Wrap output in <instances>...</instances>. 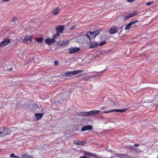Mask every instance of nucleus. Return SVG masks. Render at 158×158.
<instances>
[{"instance_id": "obj_1", "label": "nucleus", "mask_w": 158, "mask_h": 158, "mask_svg": "<svg viewBox=\"0 0 158 158\" xmlns=\"http://www.w3.org/2000/svg\"><path fill=\"white\" fill-rule=\"evenodd\" d=\"M100 112V110H92L88 112L79 111L77 112V115L82 116H88L94 115Z\"/></svg>"}, {"instance_id": "obj_2", "label": "nucleus", "mask_w": 158, "mask_h": 158, "mask_svg": "<svg viewBox=\"0 0 158 158\" xmlns=\"http://www.w3.org/2000/svg\"><path fill=\"white\" fill-rule=\"evenodd\" d=\"M100 31L98 30H96L95 31H88L87 32L85 36L89 39V40L91 42V40L95 39L96 36L99 34Z\"/></svg>"}, {"instance_id": "obj_3", "label": "nucleus", "mask_w": 158, "mask_h": 158, "mask_svg": "<svg viewBox=\"0 0 158 158\" xmlns=\"http://www.w3.org/2000/svg\"><path fill=\"white\" fill-rule=\"evenodd\" d=\"M83 71V70H75L71 72H66L65 74V76L67 77H72L77 74L80 73Z\"/></svg>"}, {"instance_id": "obj_4", "label": "nucleus", "mask_w": 158, "mask_h": 158, "mask_svg": "<svg viewBox=\"0 0 158 158\" xmlns=\"http://www.w3.org/2000/svg\"><path fill=\"white\" fill-rule=\"evenodd\" d=\"M127 110V109H114V110H110L109 111H104L103 112V113H110L112 112H124L126 111Z\"/></svg>"}, {"instance_id": "obj_5", "label": "nucleus", "mask_w": 158, "mask_h": 158, "mask_svg": "<svg viewBox=\"0 0 158 158\" xmlns=\"http://www.w3.org/2000/svg\"><path fill=\"white\" fill-rule=\"evenodd\" d=\"M32 41V37L27 36L24 38L23 40V43L25 44H30Z\"/></svg>"}, {"instance_id": "obj_6", "label": "nucleus", "mask_w": 158, "mask_h": 158, "mask_svg": "<svg viewBox=\"0 0 158 158\" xmlns=\"http://www.w3.org/2000/svg\"><path fill=\"white\" fill-rule=\"evenodd\" d=\"M10 40L8 39H6L0 43V46L4 47L6 46L10 43Z\"/></svg>"}, {"instance_id": "obj_7", "label": "nucleus", "mask_w": 158, "mask_h": 158, "mask_svg": "<svg viewBox=\"0 0 158 158\" xmlns=\"http://www.w3.org/2000/svg\"><path fill=\"white\" fill-rule=\"evenodd\" d=\"M115 155L116 156L120 158H132V157L130 156H129L126 154H118L115 153Z\"/></svg>"}, {"instance_id": "obj_8", "label": "nucleus", "mask_w": 158, "mask_h": 158, "mask_svg": "<svg viewBox=\"0 0 158 158\" xmlns=\"http://www.w3.org/2000/svg\"><path fill=\"white\" fill-rule=\"evenodd\" d=\"M118 31L117 27L114 26L109 30L108 31L110 34H113L116 33Z\"/></svg>"}, {"instance_id": "obj_9", "label": "nucleus", "mask_w": 158, "mask_h": 158, "mask_svg": "<svg viewBox=\"0 0 158 158\" xmlns=\"http://www.w3.org/2000/svg\"><path fill=\"white\" fill-rule=\"evenodd\" d=\"M80 48L77 47L71 48L69 49V52L70 54H73L80 51Z\"/></svg>"}, {"instance_id": "obj_10", "label": "nucleus", "mask_w": 158, "mask_h": 158, "mask_svg": "<svg viewBox=\"0 0 158 158\" xmlns=\"http://www.w3.org/2000/svg\"><path fill=\"white\" fill-rule=\"evenodd\" d=\"M139 22V21L136 20L131 22L130 23H129L127 25H126L125 28V30H127L131 28V26L134 24L135 23L137 22Z\"/></svg>"}, {"instance_id": "obj_11", "label": "nucleus", "mask_w": 158, "mask_h": 158, "mask_svg": "<svg viewBox=\"0 0 158 158\" xmlns=\"http://www.w3.org/2000/svg\"><path fill=\"white\" fill-rule=\"evenodd\" d=\"M107 38V37L106 35H102L101 37V39L102 40H104V41L102 42H101L100 43H99V46H101L102 45L105 44L106 43V42L105 41V40H106Z\"/></svg>"}, {"instance_id": "obj_12", "label": "nucleus", "mask_w": 158, "mask_h": 158, "mask_svg": "<svg viewBox=\"0 0 158 158\" xmlns=\"http://www.w3.org/2000/svg\"><path fill=\"white\" fill-rule=\"evenodd\" d=\"M139 13L137 11H135L134 12L132 13L129 15L124 16V18L126 19H128L130 18L135 16Z\"/></svg>"}, {"instance_id": "obj_13", "label": "nucleus", "mask_w": 158, "mask_h": 158, "mask_svg": "<svg viewBox=\"0 0 158 158\" xmlns=\"http://www.w3.org/2000/svg\"><path fill=\"white\" fill-rule=\"evenodd\" d=\"M93 129L92 126L91 125H87L83 126L81 129V131H82L88 130H91Z\"/></svg>"}, {"instance_id": "obj_14", "label": "nucleus", "mask_w": 158, "mask_h": 158, "mask_svg": "<svg viewBox=\"0 0 158 158\" xmlns=\"http://www.w3.org/2000/svg\"><path fill=\"white\" fill-rule=\"evenodd\" d=\"M64 29V27L63 26L60 25L57 26L56 28V30L57 32L59 33H62L63 32Z\"/></svg>"}, {"instance_id": "obj_15", "label": "nucleus", "mask_w": 158, "mask_h": 158, "mask_svg": "<svg viewBox=\"0 0 158 158\" xmlns=\"http://www.w3.org/2000/svg\"><path fill=\"white\" fill-rule=\"evenodd\" d=\"M55 41V40H54L52 38V39L48 38L45 40V42L49 45H50L52 44Z\"/></svg>"}, {"instance_id": "obj_16", "label": "nucleus", "mask_w": 158, "mask_h": 158, "mask_svg": "<svg viewBox=\"0 0 158 158\" xmlns=\"http://www.w3.org/2000/svg\"><path fill=\"white\" fill-rule=\"evenodd\" d=\"M86 141H83L80 140H77L74 142V143L76 144H77L79 146H83L86 144Z\"/></svg>"}, {"instance_id": "obj_17", "label": "nucleus", "mask_w": 158, "mask_h": 158, "mask_svg": "<svg viewBox=\"0 0 158 158\" xmlns=\"http://www.w3.org/2000/svg\"><path fill=\"white\" fill-rule=\"evenodd\" d=\"M44 114L42 113H36L35 114V116L36 117V120H38L41 119L43 116Z\"/></svg>"}, {"instance_id": "obj_18", "label": "nucleus", "mask_w": 158, "mask_h": 158, "mask_svg": "<svg viewBox=\"0 0 158 158\" xmlns=\"http://www.w3.org/2000/svg\"><path fill=\"white\" fill-rule=\"evenodd\" d=\"M98 44L96 42H93L91 43L89 48H96L98 47Z\"/></svg>"}, {"instance_id": "obj_19", "label": "nucleus", "mask_w": 158, "mask_h": 158, "mask_svg": "<svg viewBox=\"0 0 158 158\" xmlns=\"http://www.w3.org/2000/svg\"><path fill=\"white\" fill-rule=\"evenodd\" d=\"M69 41L68 40H64L61 43V45L63 46H66L69 43Z\"/></svg>"}, {"instance_id": "obj_20", "label": "nucleus", "mask_w": 158, "mask_h": 158, "mask_svg": "<svg viewBox=\"0 0 158 158\" xmlns=\"http://www.w3.org/2000/svg\"><path fill=\"white\" fill-rule=\"evenodd\" d=\"M22 158H34L32 156L25 154L21 156Z\"/></svg>"}, {"instance_id": "obj_21", "label": "nucleus", "mask_w": 158, "mask_h": 158, "mask_svg": "<svg viewBox=\"0 0 158 158\" xmlns=\"http://www.w3.org/2000/svg\"><path fill=\"white\" fill-rule=\"evenodd\" d=\"M37 107V105L36 104H34L32 105L31 104L29 106V108L31 109H34L36 107Z\"/></svg>"}, {"instance_id": "obj_22", "label": "nucleus", "mask_w": 158, "mask_h": 158, "mask_svg": "<svg viewBox=\"0 0 158 158\" xmlns=\"http://www.w3.org/2000/svg\"><path fill=\"white\" fill-rule=\"evenodd\" d=\"M59 12V8L58 7H57L56 9H54L53 10L52 14L54 15H57L58 14Z\"/></svg>"}, {"instance_id": "obj_23", "label": "nucleus", "mask_w": 158, "mask_h": 158, "mask_svg": "<svg viewBox=\"0 0 158 158\" xmlns=\"http://www.w3.org/2000/svg\"><path fill=\"white\" fill-rule=\"evenodd\" d=\"M124 148L125 149H127L129 150H132L133 149V147L131 145H125Z\"/></svg>"}, {"instance_id": "obj_24", "label": "nucleus", "mask_w": 158, "mask_h": 158, "mask_svg": "<svg viewBox=\"0 0 158 158\" xmlns=\"http://www.w3.org/2000/svg\"><path fill=\"white\" fill-rule=\"evenodd\" d=\"M36 41L39 43H41L43 41V38L42 37L36 39Z\"/></svg>"}, {"instance_id": "obj_25", "label": "nucleus", "mask_w": 158, "mask_h": 158, "mask_svg": "<svg viewBox=\"0 0 158 158\" xmlns=\"http://www.w3.org/2000/svg\"><path fill=\"white\" fill-rule=\"evenodd\" d=\"M133 151H131V152H140V150L139 149L137 148H133V149L132 150Z\"/></svg>"}, {"instance_id": "obj_26", "label": "nucleus", "mask_w": 158, "mask_h": 158, "mask_svg": "<svg viewBox=\"0 0 158 158\" xmlns=\"http://www.w3.org/2000/svg\"><path fill=\"white\" fill-rule=\"evenodd\" d=\"M60 35V34L59 33L57 32L54 35H53V36L52 38L53 39L55 40V39H56V38L58 37Z\"/></svg>"}, {"instance_id": "obj_27", "label": "nucleus", "mask_w": 158, "mask_h": 158, "mask_svg": "<svg viewBox=\"0 0 158 158\" xmlns=\"http://www.w3.org/2000/svg\"><path fill=\"white\" fill-rule=\"evenodd\" d=\"M10 157H15V156L14 153H12L10 154Z\"/></svg>"}, {"instance_id": "obj_28", "label": "nucleus", "mask_w": 158, "mask_h": 158, "mask_svg": "<svg viewBox=\"0 0 158 158\" xmlns=\"http://www.w3.org/2000/svg\"><path fill=\"white\" fill-rule=\"evenodd\" d=\"M153 2H148V3H146V5H148V6H149L151 4H152V3Z\"/></svg>"}, {"instance_id": "obj_29", "label": "nucleus", "mask_w": 158, "mask_h": 158, "mask_svg": "<svg viewBox=\"0 0 158 158\" xmlns=\"http://www.w3.org/2000/svg\"><path fill=\"white\" fill-rule=\"evenodd\" d=\"M140 144L139 143H135L134 145V146L135 147H139L140 146Z\"/></svg>"}, {"instance_id": "obj_30", "label": "nucleus", "mask_w": 158, "mask_h": 158, "mask_svg": "<svg viewBox=\"0 0 158 158\" xmlns=\"http://www.w3.org/2000/svg\"><path fill=\"white\" fill-rule=\"evenodd\" d=\"M106 108V106H102L100 108L101 110H104Z\"/></svg>"}, {"instance_id": "obj_31", "label": "nucleus", "mask_w": 158, "mask_h": 158, "mask_svg": "<svg viewBox=\"0 0 158 158\" xmlns=\"http://www.w3.org/2000/svg\"><path fill=\"white\" fill-rule=\"evenodd\" d=\"M80 158H90L89 157H86L85 156H83L81 157Z\"/></svg>"}, {"instance_id": "obj_32", "label": "nucleus", "mask_w": 158, "mask_h": 158, "mask_svg": "<svg viewBox=\"0 0 158 158\" xmlns=\"http://www.w3.org/2000/svg\"><path fill=\"white\" fill-rule=\"evenodd\" d=\"M10 1V0H2V2H8Z\"/></svg>"}, {"instance_id": "obj_33", "label": "nucleus", "mask_w": 158, "mask_h": 158, "mask_svg": "<svg viewBox=\"0 0 158 158\" xmlns=\"http://www.w3.org/2000/svg\"><path fill=\"white\" fill-rule=\"evenodd\" d=\"M83 75V74H80V75H78V76H77L76 77H81V76H82Z\"/></svg>"}, {"instance_id": "obj_34", "label": "nucleus", "mask_w": 158, "mask_h": 158, "mask_svg": "<svg viewBox=\"0 0 158 158\" xmlns=\"http://www.w3.org/2000/svg\"><path fill=\"white\" fill-rule=\"evenodd\" d=\"M0 134H3L4 135H6L4 133V132H0Z\"/></svg>"}, {"instance_id": "obj_35", "label": "nucleus", "mask_w": 158, "mask_h": 158, "mask_svg": "<svg viewBox=\"0 0 158 158\" xmlns=\"http://www.w3.org/2000/svg\"><path fill=\"white\" fill-rule=\"evenodd\" d=\"M54 63L55 65L58 64V62L57 61H55L54 62Z\"/></svg>"}, {"instance_id": "obj_36", "label": "nucleus", "mask_w": 158, "mask_h": 158, "mask_svg": "<svg viewBox=\"0 0 158 158\" xmlns=\"http://www.w3.org/2000/svg\"><path fill=\"white\" fill-rule=\"evenodd\" d=\"M15 158H20V157L19 156H15Z\"/></svg>"}, {"instance_id": "obj_37", "label": "nucleus", "mask_w": 158, "mask_h": 158, "mask_svg": "<svg viewBox=\"0 0 158 158\" xmlns=\"http://www.w3.org/2000/svg\"><path fill=\"white\" fill-rule=\"evenodd\" d=\"M13 21H15V18H13Z\"/></svg>"}, {"instance_id": "obj_38", "label": "nucleus", "mask_w": 158, "mask_h": 158, "mask_svg": "<svg viewBox=\"0 0 158 158\" xmlns=\"http://www.w3.org/2000/svg\"><path fill=\"white\" fill-rule=\"evenodd\" d=\"M10 70H12V68H10Z\"/></svg>"}, {"instance_id": "obj_39", "label": "nucleus", "mask_w": 158, "mask_h": 158, "mask_svg": "<svg viewBox=\"0 0 158 158\" xmlns=\"http://www.w3.org/2000/svg\"><path fill=\"white\" fill-rule=\"evenodd\" d=\"M74 27H73V28L71 29H72L73 28H74Z\"/></svg>"}]
</instances>
